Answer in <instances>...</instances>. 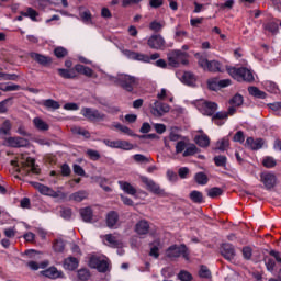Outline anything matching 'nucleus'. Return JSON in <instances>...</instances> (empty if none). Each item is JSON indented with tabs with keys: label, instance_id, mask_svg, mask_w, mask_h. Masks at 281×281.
<instances>
[{
	"label": "nucleus",
	"instance_id": "nucleus-1",
	"mask_svg": "<svg viewBox=\"0 0 281 281\" xmlns=\"http://www.w3.org/2000/svg\"><path fill=\"white\" fill-rule=\"evenodd\" d=\"M11 166L16 168L18 172L22 175H38L41 169L36 166L35 160L30 158L27 154H22L16 157V159L11 160Z\"/></svg>",
	"mask_w": 281,
	"mask_h": 281
},
{
	"label": "nucleus",
	"instance_id": "nucleus-2",
	"mask_svg": "<svg viewBox=\"0 0 281 281\" xmlns=\"http://www.w3.org/2000/svg\"><path fill=\"white\" fill-rule=\"evenodd\" d=\"M227 74H229L234 80L237 82H254V72L246 67H229L227 68Z\"/></svg>",
	"mask_w": 281,
	"mask_h": 281
},
{
	"label": "nucleus",
	"instance_id": "nucleus-3",
	"mask_svg": "<svg viewBox=\"0 0 281 281\" xmlns=\"http://www.w3.org/2000/svg\"><path fill=\"white\" fill-rule=\"evenodd\" d=\"M106 78L108 80H110V82H114V85H120V87L125 89V91H133V89L137 85V78L130 75L121 74L117 77L106 76Z\"/></svg>",
	"mask_w": 281,
	"mask_h": 281
},
{
	"label": "nucleus",
	"instance_id": "nucleus-4",
	"mask_svg": "<svg viewBox=\"0 0 281 281\" xmlns=\"http://www.w3.org/2000/svg\"><path fill=\"white\" fill-rule=\"evenodd\" d=\"M123 55L130 60H138V63H151V60H157L159 58V53H154L150 56L137 52H133L130 49L123 50Z\"/></svg>",
	"mask_w": 281,
	"mask_h": 281
},
{
	"label": "nucleus",
	"instance_id": "nucleus-5",
	"mask_svg": "<svg viewBox=\"0 0 281 281\" xmlns=\"http://www.w3.org/2000/svg\"><path fill=\"white\" fill-rule=\"evenodd\" d=\"M88 265L91 269H98L100 273L109 271V259L104 256L92 255Z\"/></svg>",
	"mask_w": 281,
	"mask_h": 281
},
{
	"label": "nucleus",
	"instance_id": "nucleus-6",
	"mask_svg": "<svg viewBox=\"0 0 281 281\" xmlns=\"http://www.w3.org/2000/svg\"><path fill=\"white\" fill-rule=\"evenodd\" d=\"M170 67H179V65H188V53L173 50L168 55Z\"/></svg>",
	"mask_w": 281,
	"mask_h": 281
},
{
	"label": "nucleus",
	"instance_id": "nucleus-7",
	"mask_svg": "<svg viewBox=\"0 0 281 281\" xmlns=\"http://www.w3.org/2000/svg\"><path fill=\"white\" fill-rule=\"evenodd\" d=\"M3 146L10 148H25L30 146V140L21 136H9L3 138Z\"/></svg>",
	"mask_w": 281,
	"mask_h": 281
},
{
	"label": "nucleus",
	"instance_id": "nucleus-8",
	"mask_svg": "<svg viewBox=\"0 0 281 281\" xmlns=\"http://www.w3.org/2000/svg\"><path fill=\"white\" fill-rule=\"evenodd\" d=\"M166 256L167 258H184L186 260H189V254H188V248L186 247V245H173L170 246L167 251H166Z\"/></svg>",
	"mask_w": 281,
	"mask_h": 281
},
{
	"label": "nucleus",
	"instance_id": "nucleus-9",
	"mask_svg": "<svg viewBox=\"0 0 281 281\" xmlns=\"http://www.w3.org/2000/svg\"><path fill=\"white\" fill-rule=\"evenodd\" d=\"M80 113L89 122H102L105 117V115L102 112L93 108H82Z\"/></svg>",
	"mask_w": 281,
	"mask_h": 281
},
{
	"label": "nucleus",
	"instance_id": "nucleus-10",
	"mask_svg": "<svg viewBox=\"0 0 281 281\" xmlns=\"http://www.w3.org/2000/svg\"><path fill=\"white\" fill-rule=\"evenodd\" d=\"M149 108L150 113L154 114L155 117H161L166 115V113H170V105L161 101H154V103H151Z\"/></svg>",
	"mask_w": 281,
	"mask_h": 281
},
{
	"label": "nucleus",
	"instance_id": "nucleus-11",
	"mask_svg": "<svg viewBox=\"0 0 281 281\" xmlns=\"http://www.w3.org/2000/svg\"><path fill=\"white\" fill-rule=\"evenodd\" d=\"M218 110V104L216 103H212V120L214 121V124H216L217 126H223V124H225V122H227V117H228V113L227 111H220L216 112Z\"/></svg>",
	"mask_w": 281,
	"mask_h": 281
},
{
	"label": "nucleus",
	"instance_id": "nucleus-12",
	"mask_svg": "<svg viewBox=\"0 0 281 281\" xmlns=\"http://www.w3.org/2000/svg\"><path fill=\"white\" fill-rule=\"evenodd\" d=\"M147 45L150 49H166V40L160 34H154L147 38Z\"/></svg>",
	"mask_w": 281,
	"mask_h": 281
},
{
	"label": "nucleus",
	"instance_id": "nucleus-13",
	"mask_svg": "<svg viewBox=\"0 0 281 281\" xmlns=\"http://www.w3.org/2000/svg\"><path fill=\"white\" fill-rule=\"evenodd\" d=\"M261 182L263 183L266 190H272V188H276L278 184V177H276V173L272 172L261 173Z\"/></svg>",
	"mask_w": 281,
	"mask_h": 281
},
{
	"label": "nucleus",
	"instance_id": "nucleus-14",
	"mask_svg": "<svg viewBox=\"0 0 281 281\" xmlns=\"http://www.w3.org/2000/svg\"><path fill=\"white\" fill-rule=\"evenodd\" d=\"M140 181H143V183L146 186V189L149 192H153V194H164V190H161L159 184H157L153 179L146 176H142Z\"/></svg>",
	"mask_w": 281,
	"mask_h": 281
},
{
	"label": "nucleus",
	"instance_id": "nucleus-15",
	"mask_svg": "<svg viewBox=\"0 0 281 281\" xmlns=\"http://www.w3.org/2000/svg\"><path fill=\"white\" fill-rule=\"evenodd\" d=\"M102 240L109 247H114L116 249H120V247H123L122 240H120V237L117 235L106 234L102 236Z\"/></svg>",
	"mask_w": 281,
	"mask_h": 281
},
{
	"label": "nucleus",
	"instance_id": "nucleus-16",
	"mask_svg": "<svg viewBox=\"0 0 281 281\" xmlns=\"http://www.w3.org/2000/svg\"><path fill=\"white\" fill-rule=\"evenodd\" d=\"M41 276H44V278H49L50 280H58V278H65V273H63V271L58 270V268L54 266L41 271Z\"/></svg>",
	"mask_w": 281,
	"mask_h": 281
},
{
	"label": "nucleus",
	"instance_id": "nucleus-17",
	"mask_svg": "<svg viewBox=\"0 0 281 281\" xmlns=\"http://www.w3.org/2000/svg\"><path fill=\"white\" fill-rule=\"evenodd\" d=\"M195 106L202 115H207V117L212 116V103L211 102L202 99V100H199L195 102Z\"/></svg>",
	"mask_w": 281,
	"mask_h": 281
},
{
	"label": "nucleus",
	"instance_id": "nucleus-18",
	"mask_svg": "<svg viewBox=\"0 0 281 281\" xmlns=\"http://www.w3.org/2000/svg\"><path fill=\"white\" fill-rule=\"evenodd\" d=\"M79 19L85 25H93V14L85 7H79Z\"/></svg>",
	"mask_w": 281,
	"mask_h": 281
},
{
	"label": "nucleus",
	"instance_id": "nucleus-19",
	"mask_svg": "<svg viewBox=\"0 0 281 281\" xmlns=\"http://www.w3.org/2000/svg\"><path fill=\"white\" fill-rule=\"evenodd\" d=\"M221 254L229 262L236 258V249L231 244H224L221 248Z\"/></svg>",
	"mask_w": 281,
	"mask_h": 281
},
{
	"label": "nucleus",
	"instance_id": "nucleus-20",
	"mask_svg": "<svg viewBox=\"0 0 281 281\" xmlns=\"http://www.w3.org/2000/svg\"><path fill=\"white\" fill-rule=\"evenodd\" d=\"M35 188L41 194H44L45 196H52L53 199H58V196H60L58 191H54V189L45 184L35 183Z\"/></svg>",
	"mask_w": 281,
	"mask_h": 281
},
{
	"label": "nucleus",
	"instance_id": "nucleus-21",
	"mask_svg": "<svg viewBox=\"0 0 281 281\" xmlns=\"http://www.w3.org/2000/svg\"><path fill=\"white\" fill-rule=\"evenodd\" d=\"M246 148H249L250 150H260L262 146H265V139L257 138L254 139V137H248L245 143Z\"/></svg>",
	"mask_w": 281,
	"mask_h": 281
},
{
	"label": "nucleus",
	"instance_id": "nucleus-22",
	"mask_svg": "<svg viewBox=\"0 0 281 281\" xmlns=\"http://www.w3.org/2000/svg\"><path fill=\"white\" fill-rule=\"evenodd\" d=\"M135 232L138 236H146L150 232V224L146 220H140L135 225Z\"/></svg>",
	"mask_w": 281,
	"mask_h": 281
},
{
	"label": "nucleus",
	"instance_id": "nucleus-23",
	"mask_svg": "<svg viewBox=\"0 0 281 281\" xmlns=\"http://www.w3.org/2000/svg\"><path fill=\"white\" fill-rule=\"evenodd\" d=\"M120 221V215H117V212L111 211L106 215V225L110 229H117Z\"/></svg>",
	"mask_w": 281,
	"mask_h": 281
},
{
	"label": "nucleus",
	"instance_id": "nucleus-24",
	"mask_svg": "<svg viewBox=\"0 0 281 281\" xmlns=\"http://www.w3.org/2000/svg\"><path fill=\"white\" fill-rule=\"evenodd\" d=\"M179 79L188 87H196V77L192 72H184Z\"/></svg>",
	"mask_w": 281,
	"mask_h": 281
},
{
	"label": "nucleus",
	"instance_id": "nucleus-25",
	"mask_svg": "<svg viewBox=\"0 0 281 281\" xmlns=\"http://www.w3.org/2000/svg\"><path fill=\"white\" fill-rule=\"evenodd\" d=\"M79 261L75 257H68L64 260L63 267L66 269V271H76V268L78 267Z\"/></svg>",
	"mask_w": 281,
	"mask_h": 281
},
{
	"label": "nucleus",
	"instance_id": "nucleus-26",
	"mask_svg": "<svg viewBox=\"0 0 281 281\" xmlns=\"http://www.w3.org/2000/svg\"><path fill=\"white\" fill-rule=\"evenodd\" d=\"M119 186L121 190H123V192H125L126 194H131L132 196H135L137 194V190L135 189V187L126 181H119Z\"/></svg>",
	"mask_w": 281,
	"mask_h": 281
},
{
	"label": "nucleus",
	"instance_id": "nucleus-27",
	"mask_svg": "<svg viewBox=\"0 0 281 281\" xmlns=\"http://www.w3.org/2000/svg\"><path fill=\"white\" fill-rule=\"evenodd\" d=\"M79 213L85 223H91L93 221V210H91V207H83Z\"/></svg>",
	"mask_w": 281,
	"mask_h": 281
},
{
	"label": "nucleus",
	"instance_id": "nucleus-28",
	"mask_svg": "<svg viewBox=\"0 0 281 281\" xmlns=\"http://www.w3.org/2000/svg\"><path fill=\"white\" fill-rule=\"evenodd\" d=\"M248 93L249 95H252V98H258L259 100H265V98H267V93L256 86L248 87Z\"/></svg>",
	"mask_w": 281,
	"mask_h": 281
},
{
	"label": "nucleus",
	"instance_id": "nucleus-29",
	"mask_svg": "<svg viewBox=\"0 0 281 281\" xmlns=\"http://www.w3.org/2000/svg\"><path fill=\"white\" fill-rule=\"evenodd\" d=\"M196 58H199V65L202 67L204 71H212V63L209 61L206 56L195 54Z\"/></svg>",
	"mask_w": 281,
	"mask_h": 281
},
{
	"label": "nucleus",
	"instance_id": "nucleus-30",
	"mask_svg": "<svg viewBox=\"0 0 281 281\" xmlns=\"http://www.w3.org/2000/svg\"><path fill=\"white\" fill-rule=\"evenodd\" d=\"M31 58L33 60H36L40 65H49L52 63V59L47 56L41 55L38 53H31Z\"/></svg>",
	"mask_w": 281,
	"mask_h": 281
},
{
	"label": "nucleus",
	"instance_id": "nucleus-31",
	"mask_svg": "<svg viewBox=\"0 0 281 281\" xmlns=\"http://www.w3.org/2000/svg\"><path fill=\"white\" fill-rule=\"evenodd\" d=\"M27 267L32 271H38V269H46V267H49V261L44 260L40 263H37L36 261H30V262H27Z\"/></svg>",
	"mask_w": 281,
	"mask_h": 281
},
{
	"label": "nucleus",
	"instance_id": "nucleus-32",
	"mask_svg": "<svg viewBox=\"0 0 281 281\" xmlns=\"http://www.w3.org/2000/svg\"><path fill=\"white\" fill-rule=\"evenodd\" d=\"M33 124L37 131H49V124L41 117L33 119Z\"/></svg>",
	"mask_w": 281,
	"mask_h": 281
},
{
	"label": "nucleus",
	"instance_id": "nucleus-33",
	"mask_svg": "<svg viewBox=\"0 0 281 281\" xmlns=\"http://www.w3.org/2000/svg\"><path fill=\"white\" fill-rule=\"evenodd\" d=\"M58 74L61 78H66V79L76 78V68H70V69L59 68Z\"/></svg>",
	"mask_w": 281,
	"mask_h": 281
},
{
	"label": "nucleus",
	"instance_id": "nucleus-34",
	"mask_svg": "<svg viewBox=\"0 0 281 281\" xmlns=\"http://www.w3.org/2000/svg\"><path fill=\"white\" fill-rule=\"evenodd\" d=\"M75 70L77 74H82L83 76H88V78H91L93 76V70L91 68L80 64L75 66Z\"/></svg>",
	"mask_w": 281,
	"mask_h": 281
},
{
	"label": "nucleus",
	"instance_id": "nucleus-35",
	"mask_svg": "<svg viewBox=\"0 0 281 281\" xmlns=\"http://www.w3.org/2000/svg\"><path fill=\"white\" fill-rule=\"evenodd\" d=\"M213 161L215 164V166H217V168H224V170H227V156H215L213 158Z\"/></svg>",
	"mask_w": 281,
	"mask_h": 281
},
{
	"label": "nucleus",
	"instance_id": "nucleus-36",
	"mask_svg": "<svg viewBox=\"0 0 281 281\" xmlns=\"http://www.w3.org/2000/svg\"><path fill=\"white\" fill-rule=\"evenodd\" d=\"M228 148H229V139L222 138L216 142L214 150H220L221 153H225V150Z\"/></svg>",
	"mask_w": 281,
	"mask_h": 281
},
{
	"label": "nucleus",
	"instance_id": "nucleus-37",
	"mask_svg": "<svg viewBox=\"0 0 281 281\" xmlns=\"http://www.w3.org/2000/svg\"><path fill=\"white\" fill-rule=\"evenodd\" d=\"M194 142L195 144H198V146H201L202 148H205V146H210V138L205 134L195 136Z\"/></svg>",
	"mask_w": 281,
	"mask_h": 281
},
{
	"label": "nucleus",
	"instance_id": "nucleus-38",
	"mask_svg": "<svg viewBox=\"0 0 281 281\" xmlns=\"http://www.w3.org/2000/svg\"><path fill=\"white\" fill-rule=\"evenodd\" d=\"M194 181L195 183H198V186H207L210 179L207 178V175H205L204 172H198L194 176Z\"/></svg>",
	"mask_w": 281,
	"mask_h": 281
},
{
	"label": "nucleus",
	"instance_id": "nucleus-39",
	"mask_svg": "<svg viewBox=\"0 0 281 281\" xmlns=\"http://www.w3.org/2000/svg\"><path fill=\"white\" fill-rule=\"evenodd\" d=\"M159 249H161V243L159 240H155L150 244L149 256H153L154 258H159Z\"/></svg>",
	"mask_w": 281,
	"mask_h": 281
},
{
	"label": "nucleus",
	"instance_id": "nucleus-40",
	"mask_svg": "<svg viewBox=\"0 0 281 281\" xmlns=\"http://www.w3.org/2000/svg\"><path fill=\"white\" fill-rule=\"evenodd\" d=\"M189 198H190V200H191L193 203H198V204L203 203V193H201V192L198 191V190L191 191L190 194H189Z\"/></svg>",
	"mask_w": 281,
	"mask_h": 281
},
{
	"label": "nucleus",
	"instance_id": "nucleus-41",
	"mask_svg": "<svg viewBox=\"0 0 281 281\" xmlns=\"http://www.w3.org/2000/svg\"><path fill=\"white\" fill-rule=\"evenodd\" d=\"M87 196V191H77L70 195V201H76L77 203H80L81 201H85Z\"/></svg>",
	"mask_w": 281,
	"mask_h": 281
},
{
	"label": "nucleus",
	"instance_id": "nucleus-42",
	"mask_svg": "<svg viewBox=\"0 0 281 281\" xmlns=\"http://www.w3.org/2000/svg\"><path fill=\"white\" fill-rule=\"evenodd\" d=\"M12 131V123L10 121H4L0 127V135L1 137L5 135H10V132Z\"/></svg>",
	"mask_w": 281,
	"mask_h": 281
},
{
	"label": "nucleus",
	"instance_id": "nucleus-43",
	"mask_svg": "<svg viewBox=\"0 0 281 281\" xmlns=\"http://www.w3.org/2000/svg\"><path fill=\"white\" fill-rule=\"evenodd\" d=\"M43 104L46 109H50L52 111L60 109V103H58V101H55L54 99L44 100Z\"/></svg>",
	"mask_w": 281,
	"mask_h": 281
},
{
	"label": "nucleus",
	"instance_id": "nucleus-44",
	"mask_svg": "<svg viewBox=\"0 0 281 281\" xmlns=\"http://www.w3.org/2000/svg\"><path fill=\"white\" fill-rule=\"evenodd\" d=\"M263 262L266 265L267 271H269L270 273H273V271L276 270V260H273V258L269 256H266L263 258Z\"/></svg>",
	"mask_w": 281,
	"mask_h": 281
},
{
	"label": "nucleus",
	"instance_id": "nucleus-45",
	"mask_svg": "<svg viewBox=\"0 0 281 281\" xmlns=\"http://www.w3.org/2000/svg\"><path fill=\"white\" fill-rule=\"evenodd\" d=\"M158 100H169V102H172L173 98L170 91L167 89L162 88L158 93H157Z\"/></svg>",
	"mask_w": 281,
	"mask_h": 281
},
{
	"label": "nucleus",
	"instance_id": "nucleus-46",
	"mask_svg": "<svg viewBox=\"0 0 281 281\" xmlns=\"http://www.w3.org/2000/svg\"><path fill=\"white\" fill-rule=\"evenodd\" d=\"M199 153V149L196 148V145H189L186 147L182 157H192V155H196Z\"/></svg>",
	"mask_w": 281,
	"mask_h": 281
},
{
	"label": "nucleus",
	"instance_id": "nucleus-47",
	"mask_svg": "<svg viewBox=\"0 0 281 281\" xmlns=\"http://www.w3.org/2000/svg\"><path fill=\"white\" fill-rule=\"evenodd\" d=\"M120 150H133V144L128 140L117 139V147Z\"/></svg>",
	"mask_w": 281,
	"mask_h": 281
},
{
	"label": "nucleus",
	"instance_id": "nucleus-48",
	"mask_svg": "<svg viewBox=\"0 0 281 281\" xmlns=\"http://www.w3.org/2000/svg\"><path fill=\"white\" fill-rule=\"evenodd\" d=\"M165 25L166 24L164 22L153 21L149 23V30H151V32H161Z\"/></svg>",
	"mask_w": 281,
	"mask_h": 281
},
{
	"label": "nucleus",
	"instance_id": "nucleus-49",
	"mask_svg": "<svg viewBox=\"0 0 281 281\" xmlns=\"http://www.w3.org/2000/svg\"><path fill=\"white\" fill-rule=\"evenodd\" d=\"M53 249L57 254H63V251H65V241L63 239H57L53 245Z\"/></svg>",
	"mask_w": 281,
	"mask_h": 281
},
{
	"label": "nucleus",
	"instance_id": "nucleus-50",
	"mask_svg": "<svg viewBox=\"0 0 281 281\" xmlns=\"http://www.w3.org/2000/svg\"><path fill=\"white\" fill-rule=\"evenodd\" d=\"M188 144L186 143V140L181 139L178 140L176 144V155H181V153H186V148H187Z\"/></svg>",
	"mask_w": 281,
	"mask_h": 281
},
{
	"label": "nucleus",
	"instance_id": "nucleus-51",
	"mask_svg": "<svg viewBox=\"0 0 281 281\" xmlns=\"http://www.w3.org/2000/svg\"><path fill=\"white\" fill-rule=\"evenodd\" d=\"M166 177L170 183H177L179 181V176L172 169H168Z\"/></svg>",
	"mask_w": 281,
	"mask_h": 281
},
{
	"label": "nucleus",
	"instance_id": "nucleus-52",
	"mask_svg": "<svg viewBox=\"0 0 281 281\" xmlns=\"http://www.w3.org/2000/svg\"><path fill=\"white\" fill-rule=\"evenodd\" d=\"M80 281H87L91 278V273L87 269H80L77 273Z\"/></svg>",
	"mask_w": 281,
	"mask_h": 281
},
{
	"label": "nucleus",
	"instance_id": "nucleus-53",
	"mask_svg": "<svg viewBox=\"0 0 281 281\" xmlns=\"http://www.w3.org/2000/svg\"><path fill=\"white\" fill-rule=\"evenodd\" d=\"M265 87H266L267 91H269L270 93H278V91H279L278 85H276V82H273V81H266Z\"/></svg>",
	"mask_w": 281,
	"mask_h": 281
},
{
	"label": "nucleus",
	"instance_id": "nucleus-54",
	"mask_svg": "<svg viewBox=\"0 0 281 281\" xmlns=\"http://www.w3.org/2000/svg\"><path fill=\"white\" fill-rule=\"evenodd\" d=\"M241 254L244 260H251V256H254V250L251 249V247L246 246L243 248Z\"/></svg>",
	"mask_w": 281,
	"mask_h": 281
},
{
	"label": "nucleus",
	"instance_id": "nucleus-55",
	"mask_svg": "<svg viewBox=\"0 0 281 281\" xmlns=\"http://www.w3.org/2000/svg\"><path fill=\"white\" fill-rule=\"evenodd\" d=\"M243 102H244L243 94H235L231 99V104H233V106H241Z\"/></svg>",
	"mask_w": 281,
	"mask_h": 281
},
{
	"label": "nucleus",
	"instance_id": "nucleus-56",
	"mask_svg": "<svg viewBox=\"0 0 281 281\" xmlns=\"http://www.w3.org/2000/svg\"><path fill=\"white\" fill-rule=\"evenodd\" d=\"M265 168H276L277 161L273 159V157H266L262 161Z\"/></svg>",
	"mask_w": 281,
	"mask_h": 281
},
{
	"label": "nucleus",
	"instance_id": "nucleus-57",
	"mask_svg": "<svg viewBox=\"0 0 281 281\" xmlns=\"http://www.w3.org/2000/svg\"><path fill=\"white\" fill-rule=\"evenodd\" d=\"M181 25L176 26L175 36L176 38H179V41H183V38L188 37V32L180 30Z\"/></svg>",
	"mask_w": 281,
	"mask_h": 281
},
{
	"label": "nucleus",
	"instance_id": "nucleus-58",
	"mask_svg": "<svg viewBox=\"0 0 281 281\" xmlns=\"http://www.w3.org/2000/svg\"><path fill=\"white\" fill-rule=\"evenodd\" d=\"M199 276L201 278H210L212 276V271H210L207 266H201L199 270Z\"/></svg>",
	"mask_w": 281,
	"mask_h": 281
},
{
	"label": "nucleus",
	"instance_id": "nucleus-59",
	"mask_svg": "<svg viewBox=\"0 0 281 281\" xmlns=\"http://www.w3.org/2000/svg\"><path fill=\"white\" fill-rule=\"evenodd\" d=\"M21 89V86L15 85V83H10L4 87H0L1 91L8 92V91H19Z\"/></svg>",
	"mask_w": 281,
	"mask_h": 281
},
{
	"label": "nucleus",
	"instance_id": "nucleus-60",
	"mask_svg": "<svg viewBox=\"0 0 281 281\" xmlns=\"http://www.w3.org/2000/svg\"><path fill=\"white\" fill-rule=\"evenodd\" d=\"M54 54L57 58H65V56H67V49L65 47H57Z\"/></svg>",
	"mask_w": 281,
	"mask_h": 281
},
{
	"label": "nucleus",
	"instance_id": "nucleus-61",
	"mask_svg": "<svg viewBox=\"0 0 281 281\" xmlns=\"http://www.w3.org/2000/svg\"><path fill=\"white\" fill-rule=\"evenodd\" d=\"M179 280L181 281H190L192 280V274H190V272L182 270L180 271V273L178 274Z\"/></svg>",
	"mask_w": 281,
	"mask_h": 281
},
{
	"label": "nucleus",
	"instance_id": "nucleus-62",
	"mask_svg": "<svg viewBox=\"0 0 281 281\" xmlns=\"http://www.w3.org/2000/svg\"><path fill=\"white\" fill-rule=\"evenodd\" d=\"M178 175L180 179H188V175H190V169L188 167H181L178 170Z\"/></svg>",
	"mask_w": 281,
	"mask_h": 281
},
{
	"label": "nucleus",
	"instance_id": "nucleus-63",
	"mask_svg": "<svg viewBox=\"0 0 281 281\" xmlns=\"http://www.w3.org/2000/svg\"><path fill=\"white\" fill-rule=\"evenodd\" d=\"M266 30H268L269 32H272V34H278V23L276 22H270L266 25Z\"/></svg>",
	"mask_w": 281,
	"mask_h": 281
},
{
	"label": "nucleus",
	"instance_id": "nucleus-64",
	"mask_svg": "<svg viewBox=\"0 0 281 281\" xmlns=\"http://www.w3.org/2000/svg\"><path fill=\"white\" fill-rule=\"evenodd\" d=\"M212 67H213V71H218L220 74H222V71H225V68H223V65L216 60L212 61Z\"/></svg>",
	"mask_w": 281,
	"mask_h": 281
}]
</instances>
